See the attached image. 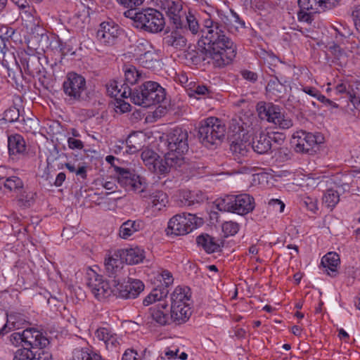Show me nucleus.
<instances>
[{"label":"nucleus","mask_w":360,"mask_h":360,"mask_svg":"<svg viewBox=\"0 0 360 360\" xmlns=\"http://www.w3.org/2000/svg\"><path fill=\"white\" fill-rule=\"evenodd\" d=\"M113 170L117 175L118 183L122 187L129 186V184L133 181L134 175L128 169L113 166Z\"/></svg>","instance_id":"obj_34"},{"label":"nucleus","mask_w":360,"mask_h":360,"mask_svg":"<svg viewBox=\"0 0 360 360\" xmlns=\"http://www.w3.org/2000/svg\"><path fill=\"white\" fill-rule=\"evenodd\" d=\"M182 13H176L169 15L170 22L175 26V29H182L183 27V16Z\"/></svg>","instance_id":"obj_55"},{"label":"nucleus","mask_w":360,"mask_h":360,"mask_svg":"<svg viewBox=\"0 0 360 360\" xmlns=\"http://www.w3.org/2000/svg\"><path fill=\"white\" fill-rule=\"evenodd\" d=\"M124 8H137L141 6L144 0H116Z\"/></svg>","instance_id":"obj_56"},{"label":"nucleus","mask_w":360,"mask_h":360,"mask_svg":"<svg viewBox=\"0 0 360 360\" xmlns=\"http://www.w3.org/2000/svg\"><path fill=\"white\" fill-rule=\"evenodd\" d=\"M250 143L240 141H234L230 146L231 151L236 156H246L250 152Z\"/></svg>","instance_id":"obj_39"},{"label":"nucleus","mask_w":360,"mask_h":360,"mask_svg":"<svg viewBox=\"0 0 360 360\" xmlns=\"http://www.w3.org/2000/svg\"><path fill=\"white\" fill-rule=\"evenodd\" d=\"M191 315L189 304L171 306L170 319L172 323L180 325L186 323Z\"/></svg>","instance_id":"obj_21"},{"label":"nucleus","mask_w":360,"mask_h":360,"mask_svg":"<svg viewBox=\"0 0 360 360\" xmlns=\"http://www.w3.org/2000/svg\"><path fill=\"white\" fill-rule=\"evenodd\" d=\"M266 91L271 98L277 100L285 93L286 87L277 77H272L266 86Z\"/></svg>","instance_id":"obj_31"},{"label":"nucleus","mask_w":360,"mask_h":360,"mask_svg":"<svg viewBox=\"0 0 360 360\" xmlns=\"http://www.w3.org/2000/svg\"><path fill=\"white\" fill-rule=\"evenodd\" d=\"M138 353L134 349H127L122 356V360H139Z\"/></svg>","instance_id":"obj_62"},{"label":"nucleus","mask_w":360,"mask_h":360,"mask_svg":"<svg viewBox=\"0 0 360 360\" xmlns=\"http://www.w3.org/2000/svg\"><path fill=\"white\" fill-rule=\"evenodd\" d=\"M139 62L143 67L153 69L158 63V55L153 51H148L140 56Z\"/></svg>","instance_id":"obj_38"},{"label":"nucleus","mask_w":360,"mask_h":360,"mask_svg":"<svg viewBox=\"0 0 360 360\" xmlns=\"http://www.w3.org/2000/svg\"><path fill=\"white\" fill-rule=\"evenodd\" d=\"M190 295H188V290L181 287H176L171 295V306L188 304Z\"/></svg>","instance_id":"obj_35"},{"label":"nucleus","mask_w":360,"mask_h":360,"mask_svg":"<svg viewBox=\"0 0 360 360\" xmlns=\"http://www.w3.org/2000/svg\"><path fill=\"white\" fill-rule=\"evenodd\" d=\"M303 205L309 210L314 212L317 209L316 202L310 197H305L302 200Z\"/></svg>","instance_id":"obj_58"},{"label":"nucleus","mask_w":360,"mask_h":360,"mask_svg":"<svg viewBox=\"0 0 360 360\" xmlns=\"http://www.w3.org/2000/svg\"><path fill=\"white\" fill-rule=\"evenodd\" d=\"M240 74L243 79L252 83L256 82L258 79V75L256 72L248 70H241Z\"/></svg>","instance_id":"obj_57"},{"label":"nucleus","mask_w":360,"mask_h":360,"mask_svg":"<svg viewBox=\"0 0 360 360\" xmlns=\"http://www.w3.org/2000/svg\"><path fill=\"white\" fill-rule=\"evenodd\" d=\"M136 27L150 33H158L163 30L165 21L162 13L154 8L139 11L135 17Z\"/></svg>","instance_id":"obj_8"},{"label":"nucleus","mask_w":360,"mask_h":360,"mask_svg":"<svg viewBox=\"0 0 360 360\" xmlns=\"http://www.w3.org/2000/svg\"><path fill=\"white\" fill-rule=\"evenodd\" d=\"M188 138L187 130L176 127L166 135L165 139L161 138L159 147L167 153H173L178 158H184V154L188 150Z\"/></svg>","instance_id":"obj_6"},{"label":"nucleus","mask_w":360,"mask_h":360,"mask_svg":"<svg viewBox=\"0 0 360 360\" xmlns=\"http://www.w3.org/2000/svg\"><path fill=\"white\" fill-rule=\"evenodd\" d=\"M86 285L98 300L109 297L115 291V289L112 288L108 281L103 279L102 276L94 271L88 274Z\"/></svg>","instance_id":"obj_11"},{"label":"nucleus","mask_w":360,"mask_h":360,"mask_svg":"<svg viewBox=\"0 0 360 360\" xmlns=\"http://www.w3.org/2000/svg\"><path fill=\"white\" fill-rule=\"evenodd\" d=\"M352 15L354 20L355 25L360 27V4L354 6Z\"/></svg>","instance_id":"obj_64"},{"label":"nucleus","mask_w":360,"mask_h":360,"mask_svg":"<svg viewBox=\"0 0 360 360\" xmlns=\"http://www.w3.org/2000/svg\"><path fill=\"white\" fill-rule=\"evenodd\" d=\"M95 337L98 340L103 342L108 349L115 348L119 344L116 334L108 328H98L95 332Z\"/></svg>","instance_id":"obj_26"},{"label":"nucleus","mask_w":360,"mask_h":360,"mask_svg":"<svg viewBox=\"0 0 360 360\" xmlns=\"http://www.w3.org/2000/svg\"><path fill=\"white\" fill-rule=\"evenodd\" d=\"M197 228V218L191 214H178L172 217L166 229L167 235L184 236Z\"/></svg>","instance_id":"obj_10"},{"label":"nucleus","mask_w":360,"mask_h":360,"mask_svg":"<svg viewBox=\"0 0 360 360\" xmlns=\"http://www.w3.org/2000/svg\"><path fill=\"white\" fill-rule=\"evenodd\" d=\"M120 251L126 263L129 264H136L142 262L146 257L144 250L139 247Z\"/></svg>","instance_id":"obj_30"},{"label":"nucleus","mask_w":360,"mask_h":360,"mask_svg":"<svg viewBox=\"0 0 360 360\" xmlns=\"http://www.w3.org/2000/svg\"><path fill=\"white\" fill-rule=\"evenodd\" d=\"M127 150L126 152L129 154H134L139 151L142 146L141 143H138L136 141V136L130 135L126 140Z\"/></svg>","instance_id":"obj_47"},{"label":"nucleus","mask_w":360,"mask_h":360,"mask_svg":"<svg viewBox=\"0 0 360 360\" xmlns=\"http://www.w3.org/2000/svg\"><path fill=\"white\" fill-rule=\"evenodd\" d=\"M162 150L165 153L164 159H158L155 165V170H153V172L165 174L170 172L171 168L183 165L184 158H178L173 153H167L164 150Z\"/></svg>","instance_id":"obj_17"},{"label":"nucleus","mask_w":360,"mask_h":360,"mask_svg":"<svg viewBox=\"0 0 360 360\" xmlns=\"http://www.w3.org/2000/svg\"><path fill=\"white\" fill-rule=\"evenodd\" d=\"M165 9H166V13L167 16L179 13H182L181 2L179 0L168 1L166 3Z\"/></svg>","instance_id":"obj_45"},{"label":"nucleus","mask_w":360,"mask_h":360,"mask_svg":"<svg viewBox=\"0 0 360 360\" xmlns=\"http://www.w3.org/2000/svg\"><path fill=\"white\" fill-rule=\"evenodd\" d=\"M186 58L195 65L212 64L219 68L230 64L233 60L219 50L213 51L212 46L207 45L205 39L198 40L196 49L188 51Z\"/></svg>","instance_id":"obj_3"},{"label":"nucleus","mask_w":360,"mask_h":360,"mask_svg":"<svg viewBox=\"0 0 360 360\" xmlns=\"http://www.w3.org/2000/svg\"><path fill=\"white\" fill-rule=\"evenodd\" d=\"M18 193H19L18 202L21 206L29 207L33 205L34 202V195H36L34 193H27L26 191L21 190L18 192Z\"/></svg>","instance_id":"obj_43"},{"label":"nucleus","mask_w":360,"mask_h":360,"mask_svg":"<svg viewBox=\"0 0 360 360\" xmlns=\"http://www.w3.org/2000/svg\"><path fill=\"white\" fill-rule=\"evenodd\" d=\"M121 97H130L134 104L147 108L164 101L166 92L158 82L148 81L134 89L124 87V90L121 92Z\"/></svg>","instance_id":"obj_2"},{"label":"nucleus","mask_w":360,"mask_h":360,"mask_svg":"<svg viewBox=\"0 0 360 360\" xmlns=\"http://www.w3.org/2000/svg\"><path fill=\"white\" fill-rule=\"evenodd\" d=\"M151 296L153 297V300L155 301H160V302H164L162 300L163 298L166 297L168 294V290L166 288L163 289H158V288H154L150 292Z\"/></svg>","instance_id":"obj_54"},{"label":"nucleus","mask_w":360,"mask_h":360,"mask_svg":"<svg viewBox=\"0 0 360 360\" xmlns=\"http://www.w3.org/2000/svg\"><path fill=\"white\" fill-rule=\"evenodd\" d=\"M45 347H38L33 350L32 360H52V355Z\"/></svg>","instance_id":"obj_50"},{"label":"nucleus","mask_w":360,"mask_h":360,"mask_svg":"<svg viewBox=\"0 0 360 360\" xmlns=\"http://www.w3.org/2000/svg\"><path fill=\"white\" fill-rule=\"evenodd\" d=\"M226 126L215 117H210L200 122L198 136L203 145L210 147L220 143L225 137Z\"/></svg>","instance_id":"obj_5"},{"label":"nucleus","mask_w":360,"mask_h":360,"mask_svg":"<svg viewBox=\"0 0 360 360\" xmlns=\"http://www.w3.org/2000/svg\"><path fill=\"white\" fill-rule=\"evenodd\" d=\"M321 264L329 276H335L337 273V267L340 264V257L335 252H328L323 257Z\"/></svg>","instance_id":"obj_29"},{"label":"nucleus","mask_w":360,"mask_h":360,"mask_svg":"<svg viewBox=\"0 0 360 360\" xmlns=\"http://www.w3.org/2000/svg\"><path fill=\"white\" fill-rule=\"evenodd\" d=\"M63 89L72 103L84 100V93L86 90V79L82 75L75 72H68L63 82Z\"/></svg>","instance_id":"obj_9"},{"label":"nucleus","mask_w":360,"mask_h":360,"mask_svg":"<svg viewBox=\"0 0 360 360\" xmlns=\"http://www.w3.org/2000/svg\"><path fill=\"white\" fill-rule=\"evenodd\" d=\"M143 228L141 221L127 220L122 224L119 229V236L124 240L129 238Z\"/></svg>","instance_id":"obj_27"},{"label":"nucleus","mask_w":360,"mask_h":360,"mask_svg":"<svg viewBox=\"0 0 360 360\" xmlns=\"http://www.w3.org/2000/svg\"><path fill=\"white\" fill-rule=\"evenodd\" d=\"M203 30L201 39H205L207 45L212 46V51H221L229 57L234 58L236 56V47L233 41L226 36V30L229 32L238 31L243 27L245 22L233 11L226 14L223 11L217 10L216 15L206 13L202 20Z\"/></svg>","instance_id":"obj_1"},{"label":"nucleus","mask_w":360,"mask_h":360,"mask_svg":"<svg viewBox=\"0 0 360 360\" xmlns=\"http://www.w3.org/2000/svg\"><path fill=\"white\" fill-rule=\"evenodd\" d=\"M281 108L278 105L272 103L259 102L257 105V111L261 120H265L269 122L274 123Z\"/></svg>","instance_id":"obj_19"},{"label":"nucleus","mask_w":360,"mask_h":360,"mask_svg":"<svg viewBox=\"0 0 360 360\" xmlns=\"http://www.w3.org/2000/svg\"><path fill=\"white\" fill-rule=\"evenodd\" d=\"M141 159L146 166H147L150 171L155 170V165L160 158L159 155L153 150L146 149L141 153Z\"/></svg>","instance_id":"obj_37"},{"label":"nucleus","mask_w":360,"mask_h":360,"mask_svg":"<svg viewBox=\"0 0 360 360\" xmlns=\"http://www.w3.org/2000/svg\"><path fill=\"white\" fill-rule=\"evenodd\" d=\"M73 360H102L101 356L91 349L76 348L73 352Z\"/></svg>","instance_id":"obj_36"},{"label":"nucleus","mask_w":360,"mask_h":360,"mask_svg":"<svg viewBox=\"0 0 360 360\" xmlns=\"http://www.w3.org/2000/svg\"><path fill=\"white\" fill-rule=\"evenodd\" d=\"M0 184L11 192L18 193L23 190L24 184L20 178L17 176H10L8 177H1Z\"/></svg>","instance_id":"obj_33"},{"label":"nucleus","mask_w":360,"mask_h":360,"mask_svg":"<svg viewBox=\"0 0 360 360\" xmlns=\"http://www.w3.org/2000/svg\"><path fill=\"white\" fill-rule=\"evenodd\" d=\"M165 43L168 46L181 49L186 45V39L181 33V29H174L165 38Z\"/></svg>","instance_id":"obj_28"},{"label":"nucleus","mask_w":360,"mask_h":360,"mask_svg":"<svg viewBox=\"0 0 360 360\" xmlns=\"http://www.w3.org/2000/svg\"><path fill=\"white\" fill-rule=\"evenodd\" d=\"M273 138L268 134L261 132L259 135H255L252 141V149L258 154L266 153L271 148V141ZM275 141L276 138L274 137Z\"/></svg>","instance_id":"obj_22"},{"label":"nucleus","mask_w":360,"mask_h":360,"mask_svg":"<svg viewBox=\"0 0 360 360\" xmlns=\"http://www.w3.org/2000/svg\"><path fill=\"white\" fill-rule=\"evenodd\" d=\"M33 350L28 347L18 349L14 352L13 360H32Z\"/></svg>","instance_id":"obj_46"},{"label":"nucleus","mask_w":360,"mask_h":360,"mask_svg":"<svg viewBox=\"0 0 360 360\" xmlns=\"http://www.w3.org/2000/svg\"><path fill=\"white\" fill-rule=\"evenodd\" d=\"M198 245L201 246L207 252L212 253L219 252L223 245L221 240H216L208 234H201L196 238Z\"/></svg>","instance_id":"obj_24"},{"label":"nucleus","mask_w":360,"mask_h":360,"mask_svg":"<svg viewBox=\"0 0 360 360\" xmlns=\"http://www.w3.org/2000/svg\"><path fill=\"white\" fill-rule=\"evenodd\" d=\"M240 226L237 222L227 221L222 224L221 229L225 237L236 235L239 231Z\"/></svg>","instance_id":"obj_44"},{"label":"nucleus","mask_w":360,"mask_h":360,"mask_svg":"<svg viewBox=\"0 0 360 360\" xmlns=\"http://www.w3.org/2000/svg\"><path fill=\"white\" fill-rule=\"evenodd\" d=\"M23 337L22 347H28L32 350L38 347H46L49 344L48 338L41 332L34 328H29L22 332Z\"/></svg>","instance_id":"obj_16"},{"label":"nucleus","mask_w":360,"mask_h":360,"mask_svg":"<svg viewBox=\"0 0 360 360\" xmlns=\"http://www.w3.org/2000/svg\"><path fill=\"white\" fill-rule=\"evenodd\" d=\"M52 44H54V49L56 51L60 53L62 57L68 55V53H70L71 55L75 54L72 47L67 43L63 42L59 39L52 41L50 45L51 46Z\"/></svg>","instance_id":"obj_41"},{"label":"nucleus","mask_w":360,"mask_h":360,"mask_svg":"<svg viewBox=\"0 0 360 360\" xmlns=\"http://www.w3.org/2000/svg\"><path fill=\"white\" fill-rule=\"evenodd\" d=\"M68 144L70 149H82L84 144L82 141L75 139L73 137H69L68 139Z\"/></svg>","instance_id":"obj_60"},{"label":"nucleus","mask_w":360,"mask_h":360,"mask_svg":"<svg viewBox=\"0 0 360 360\" xmlns=\"http://www.w3.org/2000/svg\"><path fill=\"white\" fill-rule=\"evenodd\" d=\"M328 51L334 56L335 59L339 61L340 64H342V62H346L347 53L339 45L333 43L332 45L328 46Z\"/></svg>","instance_id":"obj_42"},{"label":"nucleus","mask_w":360,"mask_h":360,"mask_svg":"<svg viewBox=\"0 0 360 360\" xmlns=\"http://www.w3.org/2000/svg\"><path fill=\"white\" fill-rule=\"evenodd\" d=\"M125 189L141 193L145 192V185L141 181L140 176L134 174L133 181L129 184V186H126Z\"/></svg>","instance_id":"obj_48"},{"label":"nucleus","mask_w":360,"mask_h":360,"mask_svg":"<svg viewBox=\"0 0 360 360\" xmlns=\"http://www.w3.org/2000/svg\"><path fill=\"white\" fill-rule=\"evenodd\" d=\"M277 117L278 118H276L274 124L278 125L280 128L287 129L292 126V120L290 117L283 115L281 110L278 114Z\"/></svg>","instance_id":"obj_49"},{"label":"nucleus","mask_w":360,"mask_h":360,"mask_svg":"<svg viewBox=\"0 0 360 360\" xmlns=\"http://www.w3.org/2000/svg\"><path fill=\"white\" fill-rule=\"evenodd\" d=\"M255 199L248 193L228 195L216 201V207L221 212H228L244 216L255 209Z\"/></svg>","instance_id":"obj_4"},{"label":"nucleus","mask_w":360,"mask_h":360,"mask_svg":"<svg viewBox=\"0 0 360 360\" xmlns=\"http://www.w3.org/2000/svg\"><path fill=\"white\" fill-rule=\"evenodd\" d=\"M340 0H298L300 11L297 18L300 22L311 23V13H321L334 8Z\"/></svg>","instance_id":"obj_7"},{"label":"nucleus","mask_w":360,"mask_h":360,"mask_svg":"<svg viewBox=\"0 0 360 360\" xmlns=\"http://www.w3.org/2000/svg\"><path fill=\"white\" fill-rule=\"evenodd\" d=\"M122 32L123 30L115 22L105 21L100 24L96 37L101 43L113 45Z\"/></svg>","instance_id":"obj_14"},{"label":"nucleus","mask_w":360,"mask_h":360,"mask_svg":"<svg viewBox=\"0 0 360 360\" xmlns=\"http://www.w3.org/2000/svg\"><path fill=\"white\" fill-rule=\"evenodd\" d=\"M348 97L354 108L360 110V98L355 95L353 90L352 91H348Z\"/></svg>","instance_id":"obj_63"},{"label":"nucleus","mask_w":360,"mask_h":360,"mask_svg":"<svg viewBox=\"0 0 360 360\" xmlns=\"http://www.w3.org/2000/svg\"><path fill=\"white\" fill-rule=\"evenodd\" d=\"M186 19L188 28L191 33L193 34H198L200 31V25L195 17L189 13V14L186 16Z\"/></svg>","instance_id":"obj_52"},{"label":"nucleus","mask_w":360,"mask_h":360,"mask_svg":"<svg viewBox=\"0 0 360 360\" xmlns=\"http://www.w3.org/2000/svg\"><path fill=\"white\" fill-rule=\"evenodd\" d=\"M124 82L118 86L117 82L114 81L107 86L108 92L115 97L120 96L121 92L124 90V87L129 89H133L131 86L134 85L141 77V74L136 68L131 65H126L124 66Z\"/></svg>","instance_id":"obj_12"},{"label":"nucleus","mask_w":360,"mask_h":360,"mask_svg":"<svg viewBox=\"0 0 360 360\" xmlns=\"http://www.w3.org/2000/svg\"><path fill=\"white\" fill-rule=\"evenodd\" d=\"M20 60L25 70L30 73L39 70V58L35 54L21 53Z\"/></svg>","instance_id":"obj_32"},{"label":"nucleus","mask_w":360,"mask_h":360,"mask_svg":"<svg viewBox=\"0 0 360 360\" xmlns=\"http://www.w3.org/2000/svg\"><path fill=\"white\" fill-rule=\"evenodd\" d=\"M8 148L9 155L13 159L18 155L24 154L26 150V145L22 136L20 134L8 136Z\"/></svg>","instance_id":"obj_23"},{"label":"nucleus","mask_w":360,"mask_h":360,"mask_svg":"<svg viewBox=\"0 0 360 360\" xmlns=\"http://www.w3.org/2000/svg\"><path fill=\"white\" fill-rule=\"evenodd\" d=\"M168 202L167 195L162 191H156L150 195L148 200L147 208L153 212L160 211Z\"/></svg>","instance_id":"obj_25"},{"label":"nucleus","mask_w":360,"mask_h":360,"mask_svg":"<svg viewBox=\"0 0 360 360\" xmlns=\"http://www.w3.org/2000/svg\"><path fill=\"white\" fill-rule=\"evenodd\" d=\"M115 109L117 112L124 113L131 110V105L121 98H116Z\"/></svg>","instance_id":"obj_53"},{"label":"nucleus","mask_w":360,"mask_h":360,"mask_svg":"<svg viewBox=\"0 0 360 360\" xmlns=\"http://www.w3.org/2000/svg\"><path fill=\"white\" fill-rule=\"evenodd\" d=\"M20 117V110L15 106H12L4 112V119L8 122L17 121Z\"/></svg>","instance_id":"obj_51"},{"label":"nucleus","mask_w":360,"mask_h":360,"mask_svg":"<svg viewBox=\"0 0 360 360\" xmlns=\"http://www.w3.org/2000/svg\"><path fill=\"white\" fill-rule=\"evenodd\" d=\"M123 255L120 250L115 252L105 261L107 273L110 277L116 278L117 273L123 268Z\"/></svg>","instance_id":"obj_20"},{"label":"nucleus","mask_w":360,"mask_h":360,"mask_svg":"<svg viewBox=\"0 0 360 360\" xmlns=\"http://www.w3.org/2000/svg\"><path fill=\"white\" fill-rule=\"evenodd\" d=\"M296 152L310 153L314 148L321 143V137L306 131H298L293 135Z\"/></svg>","instance_id":"obj_13"},{"label":"nucleus","mask_w":360,"mask_h":360,"mask_svg":"<svg viewBox=\"0 0 360 360\" xmlns=\"http://www.w3.org/2000/svg\"><path fill=\"white\" fill-rule=\"evenodd\" d=\"M119 296L124 299H135L144 290L143 283L139 279L129 278L126 284H120L119 281L112 280Z\"/></svg>","instance_id":"obj_15"},{"label":"nucleus","mask_w":360,"mask_h":360,"mask_svg":"<svg viewBox=\"0 0 360 360\" xmlns=\"http://www.w3.org/2000/svg\"><path fill=\"white\" fill-rule=\"evenodd\" d=\"M340 200V195L338 191L330 188L328 189L323 195V202L328 207H334Z\"/></svg>","instance_id":"obj_40"},{"label":"nucleus","mask_w":360,"mask_h":360,"mask_svg":"<svg viewBox=\"0 0 360 360\" xmlns=\"http://www.w3.org/2000/svg\"><path fill=\"white\" fill-rule=\"evenodd\" d=\"M161 276L163 280V284L166 288L173 283L174 279L172 274L167 271L164 270L161 273Z\"/></svg>","instance_id":"obj_59"},{"label":"nucleus","mask_w":360,"mask_h":360,"mask_svg":"<svg viewBox=\"0 0 360 360\" xmlns=\"http://www.w3.org/2000/svg\"><path fill=\"white\" fill-rule=\"evenodd\" d=\"M23 337L22 335V333H13L10 336V341L13 345H18L20 344H23Z\"/></svg>","instance_id":"obj_61"},{"label":"nucleus","mask_w":360,"mask_h":360,"mask_svg":"<svg viewBox=\"0 0 360 360\" xmlns=\"http://www.w3.org/2000/svg\"><path fill=\"white\" fill-rule=\"evenodd\" d=\"M168 304L162 302L149 309V316L160 326L169 325L172 323L170 314H168Z\"/></svg>","instance_id":"obj_18"}]
</instances>
